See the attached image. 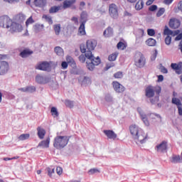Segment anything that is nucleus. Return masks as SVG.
Segmentation results:
<instances>
[{
  "label": "nucleus",
  "instance_id": "f257e3e1",
  "mask_svg": "<svg viewBox=\"0 0 182 182\" xmlns=\"http://www.w3.org/2000/svg\"><path fill=\"white\" fill-rule=\"evenodd\" d=\"M161 93V87L156 85H149L145 89V96L150 99L151 105L159 103L160 99V94Z\"/></svg>",
  "mask_w": 182,
  "mask_h": 182
},
{
  "label": "nucleus",
  "instance_id": "f03ea898",
  "mask_svg": "<svg viewBox=\"0 0 182 182\" xmlns=\"http://www.w3.org/2000/svg\"><path fill=\"white\" fill-rule=\"evenodd\" d=\"M129 132L134 140L139 141L141 144H144L147 141V134L143 132L141 128L136 124H132L129 126Z\"/></svg>",
  "mask_w": 182,
  "mask_h": 182
},
{
  "label": "nucleus",
  "instance_id": "7ed1b4c3",
  "mask_svg": "<svg viewBox=\"0 0 182 182\" xmlns=\"http://www.w3.org/2000/svg\"><path fill=\"white\" fill-rule=\"evenodd\" d=\"M70 139V136H57L54 139L53 146L58 150H60V149H63L68 146L69 143V140Z\"/></svg>",
  "mask_w": 182,
  "mask_h": 182
},
{
  "label": "nucleus",
  "instance_id": "20e7f679",
  "mask_svg": "<svg viewBox=\"0 0 182 182\" xmlns=\"http://www.w3.org/2000/svg\"><path fill=\"white\" fill-rule=\"evenodd\" d=\"M134 63L135 66L136 68H139V69H141V68H144L146 65V58L141 53H137L135 55V58H134Z\"/></svg>",
  "mask_w": 182,
  "mask_h": 182
},
{
  "label": "nucleus",
  "instance_id": "39448f33",
  "mask_svg": "<svg viewBox=\"0 0 182 182\" xmlns=\"http://www.w3.org/2000/svg\"><path fill=\"white\" fill-rule=\"evenodd\" d=\"M90 61H87V68L88 70H94L95 66H99L100 65L101 60L100 58L98 57H95L93 55L92 59H88Z\"/></svg>",
  "mask_w": 182,
  "mask_h": 182
},
{
  "label": "nucleus",
  "instance_id": "423d86ee",
  "mask_svg": "<svg viewBox=\"0 0 182 182\" xmlns=\"http://www.w3.org/2000/svg\"><path fill=\"white\" fill-rule=\"evenodd\" d=\"M11 23H12V20L8 16H0V26L1 28H6V29H9L11 26Z\"/></svg>",
  "mask_w": 182,
  "mask_h": 182
},
{
  "label": "nucleus",
  "instance_id": "0eeeda50",
  "mask_svg": "<svg viewBox=\"0 0 182 182\" xmlns=\"http://www.w3.org/2000/svg\"><path fill=\"white\" fill-rule=\"evenodd\" d=\"M109 14L111 18L113 19H117L119 18V9L114 4H112L109 6Z\"/></svg>",
  "mask_w": 182,
  "mask_h": 182
},
{
  "label": "nucleus",
  "instance_id": "6e6552de",
  "mask_svg": "<svg viewBox=\"0 0 182 182\" xmlns=\"http://www.w3.org/2000/svg\"><path fill=\"white\" fill-rule=\"evenodd\" d=\"M167 141H163L161 144H159L156 146L155 150L158 153H167Z\"/></svg>",
  "mask_w": 182,
  "mask_h": 182
},
{
  "label": "nucleus",
  "instance_id": "1a4fd4ad",
  "mask_svg": "<svg viewBox=\"0 0 182 182\" xmlns=\"http://www.w3.org/2000/svg\"><path fill=\"white\" fill-rule=\"evenodd\" d=\"M168 25L171 29H178L180 25H181V22L176 18H172L169 20Z\"/></svg>",
  "mask_w": 182,
  "mask_h": 182
},
{
  "label": "nucleus",
  "instance_id": "9d476101",
  "mask_svg": "<svg viewBox=\"0 0 182 182\" xmlns=\"http://www.w3.org/2000/svg\"><path fill=\"white\" fill-rule=\"evenodd\" d=\"M137 112L140 115V118L142 120L143 123L145 124V126H150V122H149V119H147V114L143 112V109L141 108L138 107Z\"/></svg>",
  "mask_w": 182,
  "mask_h": 182
},
{
  "label": "nucleus",
  "instance_id": "9b49d317",
  "mask_svg": "<svg viewBox=\"0 0 182 182\" xmlns=\"http://www.w3.org/2000/svg\"><path fill=\"white\" fill-rule=\"evenodd\" d=\"M36 82L39 83V85H46L50 82V78L49 77H43L41 75H37L36 76Z\"/></svg>",
  "mask_w": 182,
  "mask_h": 182
},
{
  "label": "nucleus",
  "instance_id": "f8f14e48",
  "mask_svg": "<svg viewBox=\"0 0 182 182\" xmlns=\"http://www.w3.org/2000/svg\"><path fill=\"white\" fill-rule=\"evenodd\" d=\"M9 28L12 33H14V32H22V25L16 22L11 21Z\"/></svg>",
  "mask_w": 182,
  "mask_h": 182
},
{
  "label": "nucleus",
  "instance_id": "ddd939ff",
  "mask_svg": "<svg viewBox=\"0 0 182 182\" xmlns=\"http://www.w3.org/2000/svg\"><path fill=\"white\" fill-rule=\"evenodd\" d=\"M36 69L38 70H43L48 72L50 70V64L48 62H43L36 66Z\"/></svg>",
  "mask_w": 182,
  "mask_h": 182
},
{
  "label": "nucleus",
  "instance_id": "4468645a",
  "mask_svg": "<svg viewBox=\"0 0 182 182\" xmlns=\"http://www.w3.org/2000/svg\"><path fill=\"white\" fill-rule=\"evenodd\" d=\"M9 70V64L6 61L0 62V75H6Z\"/></svg>",
  "mask_w": 182,
  "mask_h": 182
},
{
  "label": "nucleus",
  "instance_id": "2eb2a0df",
  "mask_svg": "<svg viewBox=\"0 0 182 182\" xmlns=\"http://www.w3.org/2000/svg\"><path fill=\"white\" fill-rule=\"evenodd\" d=\"M171 69H173V70H175L176 73H177V75H181L182 71V62H179L178 63H172L171 64Z\"/></svg>",
  "mask_w": 182,
  "mask_h": 182
},
{
  "label": "nucleus",
  "instance_id": "dca6fc26",
  "mask_svg": "<svg viewBox=\"0 0 182 182\" xmlns=\"http://www.w3.org/2000/svg\"><path fill=\"white\" fill-rule=\"evenodd\" d=\"M96 46H97V41H96V40L91 39L87 41V50H90V52H92V50H95V48H96Z\"/></svg>",
  "mask_w": 182,
  "mask_h": 182
},
{
  "label": "nucleus",
  "instance_id": "f3484780",
  "mask_svg": "<svg viewBox=\"0 0 182 182\" xmlns=\"http://www.w3.org/2000/svg\"><path fill=\"white\" fill-rule=\"evenodd\" d=\"M80 50L82 53H85V56L87 59H93L92 51L87 50V48H86L85 46H80Z\"/></svg>",
  "mask_w": 182,
  "mask_h": 182
},
{
  "label": "nucleus",
  "instance_id": "a211bd4d",
  "mask_svg": "<svg viewBox=\"0 0 182 182\" xmlns=\"http://www.w3.org/2000/svg\"><path fill=\"white\" fill-rule=\"evenodd\" d=\"M112 85L114 87V90L117 92V93H123V91L124 90V87L119 84V82L114 81L112 82Z\"/></svg>",
  "mask_w": 182,
  "mask_h": 182
},
{
  "label": "nucleus",
  "instance_id": "6ab92c4d",
  "mask_svg": "<svg viewBox=\"0 0 182 182\" xmlns=\"http://www.w3.org/2000/svg\"><path fill=\"white\" fill-rule=\"evenodd\" d=\"M104 134L105 136H107V137L112 140H115V139L117 137V134H116V133L112 130H104Z\"/></svg>",
  "mask_w": 182,
  "mask_h": 182
},
{
  "label": "nucleus",
  "instance_id": "aec40b11",
  "mask_svg": "<svg viewBox=\"0 0 182 182\" xmlns=\"http://www.w3.org/2000/svg\"><path fill=\"white\" fill-rule=\"evenodd\" d=\"M14 19L16 21V22L22 23V22L26 19V16H25V14L23 13H19L14 16Z\"/></svg>",
  "mask_w": 182,
  "mask_h": 182
},
{
  "label": "nucleus",
  "instance_id": "412c9836",
  "mask_svg": "<svg viewBox=\"0 0 182 182\" xmlns=\"http://www.w3.org/2000/svg\"><path fill=\"white\" fill-rule=\"evenodd\" d=\"M75 3L76 0H65L63 3V9H68V8H70Z\"/></svg>",
  "mask_w": 182,
  "mask_h": 182
},
{
  "label": "nucleus",
  "instance_id": "4be33fe9",
  "mask_svg": "<svg viewBox=\"0 0 182 182\" xmlns=\"http://www.w3.org/2000/svg\"><path fill=\"white\" fill-rule=\"evenodd\" d=\"M66 61L67 63L70 65L71 68H73V69H76V62H75V60L73 59V58H72V56L68 55L66 57Z\"/></svg>",
  "mask_w": 182,
  "mask_h": 182
},
{
  "label": "nucleus",
  "instance_id": "5701e85b",
  "mask_svg": "<svg viewBox=\"0 0 182 182\" xmlns=\"http://www.w3.org/2000/svg\"><path fill=\"white\" fill-rule=\"evenodd\" d=\"M49 143H50V138H47L46 140L41 141L38 144V147H42L43 149H48L49 147Z\"/></svg>",
  "mask_w": 182,
  "mask_h": 182
},
{
  "label": "nucleus",
  "instance_id": "b1692460",
  "mask_svg": "<svg viewBox=\"0 0 182 182\" xmlns=\"http://www.w3.org/2000/svg\"><path fill=\"white\" fill-rule=\"evenodd\" d=\"M103 35L105 38H110L113 36V28L112 27H108L105 30Z\"/></svg>",
  "mask_w": 182,
  "mask_h": 182
},
{
  "label": "nucleus",
  "instance_id": "393cba45",
  "mask_svg": "<svg viewBox=\"0 0 182 182\" xmlns=\"http://www.w3.org/2000/svg\"><path fill=\"white\" fill-rule=\"evenodd\" d=\"M37 132H38V136L39 139H44L45 134H46V131L38 127L37 128Z\"/></svg>",
  "mask_w": 182,
  "mask_h": 182
},
{
  "label": "nucleus",
  "instance_id": "a878e982",
  "mask_svg": "<svg viewBox=\"0 0 182 182\" xmlns=\"http://www.w3.org/2000/svg\"><path fill=\"white\" fill-rule=\"evenodd\" d=\"M85 23H81L79 28H78V35L80 36H83V35H86V31L85 30Z\"/></svg>",
  "mask_w": 182,
  "mask_h": 182
},
{
  "label": "nucleus",
  "instance_id": "bb28decb",
  "mask_svg": "<svg viewBox=\"0 0 182 182\" xmlns=\"http://www.w3.org/2000/svg\"><path fill=\"white\" fill-rule=\"evenodd\" d=\"M32 53H33V51H31L29 49H26L20 53V56L21 58H27V56L32 55Z\"/></svg>",
  "mask_w": 182,
  "mask_h": 182
},
{
  "label": "nucleus",
  "instance_id": "cd10ccee",
  "mask_svg": "<svg viewBox=\"0 0 182 182\" xmlns=\"http://www.w3.org/2000/svg\"><path fill=\"white\" fill-rule=\"evenodd\" d=\"M145 43L148 46H156L157 41L153 38H149L145 41Z\"/></svg>",
  "mask_w": 182,
  "mask_h": 182
},
{
  "label": "nucleus",
  "instance_id": "c85d7f7f",
  "mask_svg": "<svg viewBox=\"0 0 182 182\" xmlns=\"http://www.w3.org/2000/svg\"><path fill=\"white\" fill-rule=\"evenodd\" d=\"M33 4L36 6L42 8V6H45L46 5V1H45V0H34Z\"/></svg>",
  "mask_w": 182,
  "mask_h": 182
},
{
  "label": "nucleus",
  "instance_id": "c756f323",
  "mask_svg": "<svg viewBox=\"0 0 182 182\" xmlns=\"http://www.w3.org/2000/svg\"><path fill=\"white\" fill-rule=\"evenodd\" d=\"M81 23H85L87 22V12L82 11L80 14Z\"/></svg>",
  "mask_w": 182,
  "mask_h": 182
},
{
  "label": "nucleus",
  "instance_id": "7c9ffc66",
  "mask_svg": "<svg viewBox=\"0 0 182 182\" xmlns=\"http://www.w3.org/2000/svg\"><path fill=\"white\" fill-rule=\"evenodd\" d=\"M143 6H144V1H143V0H139L135 5V9L136 11H140L141 9H143Z\"/></svg>",
  "mask_w": 182,
  "mask_h": 182
},
{
  "label": "nucleus",
  "instance_id": "2f4dec72",
  "mask_svg": "<svg viewBox=\"0 0 182 182\" xmlns=\"http://www.w3.org/2000/svg\"><path fill=\"white\" fill-rule=\"evenodd\" d=\"M54 50L58 56H63V48H62L61 47L57 46L54 48Z\"/></svg>",
  "mask_w": 182,
  "mask_h": 182
},
{
  "label": "nucleus",
  "instance_id": "473e14b6",
  "mask_svg": "<svg viewBox=\"0 0 182 182\" xmlns=\"http://www.w3.org/2000/svg\"><path fill=\"white\" fill-rule=\"evenodd\" d=\"M62 9V6H53L50 9L49 12L50 14H56V12H58V11H60Z\"/></svg>",
  "mask_w": 182,
  "mask_h": 182
},
{
  "label": "nucleus",
  "instance_id": "72a5a7b5",
  "mask_svg": "<svg viewBox=\"0 0 182 182\" xmlns=\"http://www.w3.org/2000/svg\"><path fill=\"white\" fill-rule=\"evenodd\" d=\"M53 29L57 36L60 35V29H61L60 24L53 25Z\"/></svg>",
  "mask_w": 182,
  "mask_h": 182
},
{
  "label": "nucleus",
  "instance_id": "f704fd0d",
  "mask_svg": "<svg viewBox=\"0 0 182 182\" xmlns=\"http://www.w3.org/2000/svg\"><path fill=\"white\" fill-rule=\"evenodd\" d=\"M171 161V163H173V164H177V163H181V157H180V156H173Z\"/></svg>",
  "mask_w": 182,
  "mask_h": 182
},
{
  "label": "nucleus",
  "instance_id": "c9c22d12",
  "mask_svg": "<svg viewBox=\"0 0 182 182\" xmlns=\"http://www.w3.org/2000/svg\"><path fill=\"white\" fill-rule=\"evenodd\" d=\"M173 33H174V32L170 30V28H168V26H165V28L164 30V34L167 35V36H168L169 35L173 36Z\"/></svg>",
  "mask_w": 182,
  "mask_h": 182
},
{
  "label": "nucleus",
  "instance_id": "e433bc0d",
  "mask_svg": "<svg viewBox=\"0 0 182 182\" xmlns=\"http://www.w3.org/2000/svg\"><path fill=\"white\" fill-rule=\"evenodd\" d=\"M118 55L119 54L117 53H112L109 55L108 60H109V62H114V60H116V59H117Z\"/></svg>",
  "mask_w": 182,
  "mask_h": 182
},
{
  "label": "nucleus",
  "instance_id": "4c0bfd02",
  "mask_svg": "<svg viewBox=\"0 0 182 182\" xmlns=\"http://www.w3.org/2000/svg\"><path fill=\"white\" fill-rule=\"evenodd\" d=\"M50 113L52 116H54V117H58L59 116V112H58V109L55 107H53L51 108Z\"/></svg>",
  "mask_w": 182,
  "mask_h": 182
},
{
  "label": "nucleus",
  "instance_id": "58836bf2",
  "mask_svg": "<svg viewBox=\"0 0 182 182\" xmlns=\"http://www.w3.org/2000/svg\"><path fill=\"white\" fill-rule=\"evenodd\" d=\"M30 136L31 135L29 134H22L21 135H20L18 136V140H21V141L28 140V139H29Z\"/></svg>",
  "mask_w": 182,
  "mask_h": 182
},
{
  "label": "nucleus",
  "instance_id": "ea45409f",
  "mask_svg": "<svg viewBox=\"0 0 182 182\" xmlns=\"http://www.w3.org/2000/svg\"><path fill=\"white\" fill-rule=\"evenodd\" d=\"M43 18L46 19V21L49 23V25H52L53 23V21L52 20V17L48 15H43Z\"/></svg>",
  "mask_w": 182,
  "mask_h": 182
},
{
  "label": "nucleus",
  "instance_id": "a19ab883",
  "mask_svg": "<svg viewBox=\"0 0 182 182\" xmlns=\"http://www.w3.org/2000/svg\"><path fill=\"white\" fill-rule=\"evenodd\" d=\"M172 103L173 105H176L178 107L181 105V101H180L178 98L173 97L172 98Z\"/></svg>",
  "mask_w": 182,
  "mask_h": 182
},
{
  "label": "nucleus",
  "instance_id": "79ce46f5",
  "mask_svg": "<svg viewBox=\"0 0 182 182\" xmlns=\"http://www.w3.org/2000/svg\"><path fill=\"white\" fill-rule=\"evenodd\" d=\"M114 77L115 79H122L123 78V72L118 71L114 74Z\"/></svg>",
  "mask_w": 182,
  "mask_h": 182
},
{
  "label": "nucleus",
  "instance_id": "37998d69",
  "mask_svg": "<svg viewBox=\"0 0 182 182\" xmlns=\"http://www.w3.org/2000/svg\"><path fill=\"white\" fill-rule=\"evenodd\" d=\"M65 105L67 106V107H70V109L75 106L73 101H70L69 100H65Z\"/></svg>",
  "mask_w": 182,
  "mask_h": 182
},
{
  "label": "nucleus",
  "instance_id": "c03bdc74",
  "mask_svg": "<svg viewBox=\"0 0 182 182\" xmlns=\"http://www.w3.org/2000/svg\"><path fill=\"white\" fill-rule=\"evenodd\" d=\"M35 92H36L35 86H27V93H33Z\"/></svg>",
  "mask_w": 182,
  "mask_h": 182
},
{
  "label": "nucleus",
  "instance_id": "a18cd8bd",
  "mask_svg": "<svg viewBox=\"0 0 182 182\" xmlns=\"http://www.w3.org/2000/svg\"><path fill=\"white\" fill-rule=\"evenodd\" d=\"M117 49H121L122 50H124L126 49V46L124 44L123 42L119 41L117 45Z\"/></svg>",
  "mask_w": 182,
  "mask_h": 182
},
{
  "label": "nucleus",
  "instance_id": "49530a36",
  "mask_svg": "<svg viewBox=\"0 0 182 182\" xmlns=\"http://www.w3.org/2000/svg\"><path fill=\"white\" fill-rule=\"evenodd\" d=\"M166 12V9L160 8L158 12L156 13L157 18H160Z\"/></svg>",
  "mask_w": 182,
  "mask_h": 182
},
{
  "label": "nucleus",
  "instance_id": "de8ad7c7",
  "mask_svg": "<svg viewBox=\"0 0 182 182\" xmlns=\"http://www.w3.org/2000/svg\"><path fill=\"white\" fill-rule=\"evenodd\" d=\"M147 34L149 36H154V35H156V31L153 28H149L147 30Z\"/></svg>",
  "mask_w": 182,
  "mask_h": 182
},
{
  "label": "nucleus",
  "instance_id": "09e8293b",
  "mask_svg": "<svg viewBox=\"0 0 182 182\" xmlns=\"http://www.w3.org/2000/svg\"><path fill=\"white\" fill-rule=\"evenodd\" d=\"M89 83H90V78H89V77H84L82 85H89Z\"/></svg>",
  "mask_w": 182,
  "mask_h": 182
},
{
  "label": "nucleus",
  "instance_id": "8fccbe9b",
  "mask_svg": "<svg viewBox=\"0 0 182 182\" xmlns=\"http://www.w3.org/2000/svg\"><path fill=\"white\" fill-rule=\"evenodd\" d=\"M105 100L106 102H113V97H112V95H110V94H107L105 95Z\"/></svg>",
  "mask_w": 182,
  "mask_h": 182
},
{
  "label": "nucleus",
  "instance_id": "3c124183",
  "mask_svg": "<svg viewBox=\"0 0 182 182\" xmlns=\"http://www.w3.org/2000/svg\"><path fill=\"white\" fill-rule=\"evenodd\" d=\"M166 45H170L171 43V37L170 36H167L165 38Z\"/></svg>",
  "mask_w": 182,
  "mask_h": 182
},
{
  "label": "nucleus",
  "instance_id": "603ef678",
  "mask_svg": "<svg viewBox=\"0 0 182 182\" xmlns=\"http://www.w3.org/2000/svg\"><path fill=\"white\" fill-rule=\"evenodd\" d=\"M89 174H95V173H100V171H99V169L97 168H91L89 171H88Z\"/></svg>",
  "mask_w": 182,
  "mask_h": 182
},
{
  "label": "nucleus",
  "instance_id": "864d4df0",
  "mask_svg": "<svg viewBox=\"0 0 182 182\" xmlns=\"http://www.w3.org/2000/svg\"><path fill=\"white\" fill-rule=\"evenodd\" d=\"M86 55H81L78 57V59L81 63H85L86 62Z\"/></svg>",
  "mask_w": 182,
  "mask_h": 182
},
{
  "label": "nucleus",
  "instance_id": "5fc2aeb1",
  "mask_svg": "<svg viewBox=\"0 0 182 182\" xmlns=\"http://www.w3.org/2000/svg\"><path fill=\"white\" fill-rule=\"evenodd\" d=\"M47 171L49 177H52V174L55 173V168L50 169V168H48Z\"/></svg>",
  "mask_w": 182,
  "mask_h": 182
},
{
  "label": "nucleus",
  "instance_id": "6e6d98bb",
  "mask_svg": "<svg viewBox=\"0 0 182 182\" xmlns=\"http://www.w3.org/2000/svg\"><path fill=\"white\" fill-rule=\"evenodd\" d=\"M31 23H33V18H32V16L28 18L26 21V26H28V25H31Z\"/></svg>",
  "mask_w": 182,
  "mask_h": 182
},
{
  "label": "nucleus",
  "instance_id": "4d7b16f0",
  "mask_svg": "<svg viewBox=\"0 0 182 182\" xmlns=\"http://www.w3.org/2000/svg\"><path fill=\"white\" fill-rule=\"evenodd\" d=\"M113 67H114V63H107L106 67H105V70H109V69H110V68H113Z\"/></svg>",
  "mask_w": 182,
  "mask_h": 182
},
{
  "label": "nucleus",
  "instance_id": "13d9d810",
  "mask_svg": "<svg viewBox=\"0 0 182 182\" xmlns=\"http://www.w3.org/2000/svg\"><path fill=\"white\" fill-rule=\"evenodd\" d=\"M160 70L161 73H168V70H167V68H166V67L163 65L160 67Z\"/></svg>",
  "mask_w": 182,
  "mask_h": 182
},
{
  "label": "nucleus",
  "instance_id": "bf43d9fd",
  "mask_svg": "<svg viewBox=\"0 0 182 182\" xmlns=\"http://www.w3.org/2000/svg\"><path fill=\"white\" fill-rule=\"evenodd\" d=\"M85 6H86V3H85V1H81L80 3V7H79L80 11H83V9H85Z\"/></svg>",
  "mask_w": 182,
  "mask_h": 182
},
{
  "label": "nucleus",
  "instance_id": "052dcab7",
  "mask_svg": "<svg viewBox=\"0 0 182 182\" xmlns=\"http://www.w3.org/2000/svg\"><path fill=\"white\" fill-rule=\"evenodd\" d=\"M56 171H57V174H58V176H61L62 173H63L62 167H60V166H58L56 168Z\"/></svg>",
  "mask_w": 182,
  "mask_h": 182
},
{
  "label": "nucleus",
  "instance_id": "680f3d73",
  "mask_svg": "<svg viewBox=\"0 0 182 182\" xmlns=\"http://www.w3.org/2000/svg\"><path fill=\"white\" fill-rule=\"evenodd\" d=\"M61 66L63 69H68V63L66 61H63L61 63Z\"/></svg>",
  "mask_w": 182,
  "mask_h": 182
},
{
  "label": "nucleus",
  "instance_id": "e2e57ef3",
  "mask_svg": "<svg viewBox=\"0 0 182 182\" xmlns=\"http://www.w3.org/2000/svg\"><path fill=\"white\" fill-rule=\"evenodd\" d=\"M149 11H151V12H154V11H156V9H157V6L152 5L151 6H149Z\"/></svg>",
  "mask_w": 182,
  "mask_h": 182
},
{
  "label": "nucleus",
  "instance_id": "0e129e2a",
  "mask_svg": "<svg viewBox=\"0 0 182 182\" xmlns=\"http://www.w3.org/2000/svg\"><path fill=\"white\" fill-rule=\"evenodd\" d=\"M71 21L75 23V25H77L79 23V20L77 17H73L71 18Z\"/></svg>",
  "mask_w": 182,
  "mask_h": 182
},
{
  "label": "nucleus",
  "instance_id": "69168bd1",
  "mask_svg": "<svg viewBox=\"0 0 182 182\" xmlns=\"http://www.w3.org/2000/svg\"><path fill=\"white\" fill-rule=\"evenodd\" d=\"M178 112L179 116H182V104H181V105L178 107Z\"/></svg>",
  "mask_w": 182,
  "mask_h": 182
},
{
  "label": "nucleus",
  "instance_id": "338daca9",
  "mask_svg": "<svg viewBox=\"0 0 182 182\" xmlns=\"http://www.w3.org/2000/svg\"><path fill=\"white\" fill-rule=\"evenodd\" d=\"M182 39V33L178 34L176 38H175V41H181Z\"/></svg>",
  "mask_w": 182,
  "mask_h": 182
},
{
  "label": "nucleus",
  "instance_id": "774afa93",
  "mask_svg": "<svg viewBox=\"0 0 182 182\" xmlns=\"http://www.w3.org/2000/svg\"><path fill=\"white\" fill-rule=\"evenodd\" d=\"M178 9L182 12V1H179L178 4Z\"/></svg>",
  "mask_w": 182,
  "mask_h": 182
}]
</instances>
